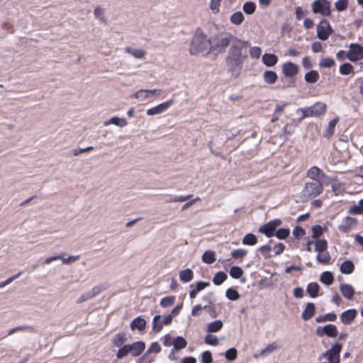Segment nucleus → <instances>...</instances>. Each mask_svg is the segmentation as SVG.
I'll return each instance as SVG.
<instances>
[{"instance_id": "nucleus-16", "label": "nucleus", "mask_w": 363, "mask_h": 363, "mask_svg": "<svg viewBox=\"0 0 363 363\" xmlns=\"http://www.w3.org/2000/svg\"><path fill=\"white\" fill-rule=\"evenodd\" d=\"M282 72L286 77H291L298 72V67L292 62H286L282 65Z\"/></svg>"}, {"instance_id": "nucleus-27", "label": "nucleus", "mask_w": 363, "mask_h": 363, "mask_svg": "<svg viewBox=\"0 0 363 363\" xmlns=\"http://www.w3.org/2000/svg\"><path fill=\"white\" fill-rule=\"evenodd\" d=\"M111 124H113L120 128H123L127 125L128 123L125 118L115 116L112 117L109 121L104 123L105 125H109Z\"/></svg>"}, {"instance_id": "nucleus-10", "label": "nucleus", "mask_w": 363, "mask_h": 363, "mask_svg": "<svg viewBox=\"0 0 363 363\" xmlns=\"http://www.w3.org/2000/svg\"><path fill=\"white\" fill-rule=\"evenodd\" d=\"M331 31L329 23L325 19L321 20L317 26V36L322 40H327Z\"/></svg>"}, {"instance_id": "nucleus-49", "label": "nucleus", "mask_w": 363, "mask_h": 363, "mask_svg": "<svg viewBox=\"0 0 363 363\" xmlns=\"http://www.w3.org/2000/svg\"><path fill=\"white\" fill-rule=\"evenodd\" d=\"M256 9V5L254 2L247 1L243 5V11L247 15L252 14Z\"/></svg>"}, {"instance_id": "nucleus-50", "label": "nucleus", "mask_w": 363, "mask_h": 363, "mask_svg": "<svg viewBox=\"0 0 363 363\" xmlns=\"http://www.w3.org/2000/svg\"><path fill=\"white\" fill-rule=\"evenodd\" d=\"M61 255H62V259H61L60 260H62V262L63 264H70L77 260L79 259L80 258V256L79 255H69L68 256L67 258L65 257V253H61Z\"/></svg>"}, {"instance_id": "nucleus-38", "label": "nucleus", "mask_w": 363, "mask_h": 363, "mask_svg": "<svg viewBox=\"0 0 363 363\" xmlns=\"http://www.w3.org/2000/svg\"><path fill=\"white\" fill-rule=\"evenodd\" d=\"M230 21L234 25H240L244 21V16L240 11L235 12L230 16Z\"/></svg>"}, {"instance_id": "nucleus-62", "label": "nucleus", "mask_w": 363, "mask_h": 363, "mask_svg": "<svg viewBox=\"0 0 363 363\" xmlns=\"http://www.w3.org/2000/svg\"><path fill=\"white\" fill-rule=\"evenodd\" d=\"M129 353V349L128 345H125L123 347H121L117 352V357L118 359H122L127 356Z\"/></svg>"}, {"instance_id": "nucleus-43", "label": "nucleus", "mask_w": 363, "mask_h": 363, "mask_svg": "<svg viewBox=\"0 0 363 363\" xmlns=\"http://www.w3.org/2000/svg\"><path fill=\"white\" fill-rule=\"evenodd\" d=\"M279 347V345L276 342L269 344L265 348L261 350L259 354L261 356H265L277 350Z\"/></svg>"}, {"instance_id": "nucleus-4", "label": "nucleus", "mask_w": 363, "mask_h": 363, "mask_svg": "<svg viewBox=\"0 0 363 363\" xmlns=\"http://www.w3.org/2000/svg\"><path fill=\"white\" fill-rule=\"evenodd\" d=\"M342 349V345L339 342H333L330 347L322 352L319 357L318 360L324 362L321 363H340V352Z\"/></svg>"}, {"instance_id": "nucleus-2", "label": "nucleus", "mask_w": 363, "mask_h": 363, "mask_svg": "<svg viewBox=\"0 0 363 363\" xmlns=\"http://www.w3.org/2000/svg\"><path fill=\"white\" fill-rule=\"evenodd\" d=\"M190 52L191 55H207L211 50L210 39L201 30H197L191 42Z\"/></svg>"}, {"instance_id": "nucleus-29", "label": "nucleus", "mask_w": 363, "mask_h": 363, "mask_svg": "<svg viewBox=\"0 0 363 363\" xmlns=\"http://www.w3.org/2000/svg\"><path fill=\"white\" fill-rule=\"evenodd\" d=\"M354 269V264L350 261V260H346L341 265H340V272L342 273V274H352L353 272Z\"/></svg>"}, {"instance_id": "nucleus-26", "label": "nucleus", "mask_w": 363, "mask_h": 363, "mask_svg": "<svg viewBox=\"0 0 363 363\" xmlns=\"http://www.w3.org/2000/svg\"><path fill=\"white\" fill-rule=\"evenodd\" d=\"M315 313V306L313 303H308L302 313V318L305 320L311 319Z\"/></svg>"}, {"instance_id": "nucleus-42", "label": "nucleus", "mask_w": 363, "mask_h": 363, "mask_svg": "<svg viewBox=\"0 0 363 363\" xmlns=\"http://www.w3.org/2000/svg\"><path fill=\"white\" fill-rule=\"evenodd\" d=\"M339 71L340 73L342 75H347L354 73L353 66L350 63H344L342 65H340Z\"/></svg>"}, {"instance_id": "nucleus-46", "label": "nucleus", "mask_w": 363, "mask_h": 363, "mask_svg": "<svg viewBox=\"0 0 363 363\" xmlns=\"http://www.w3.org/2000/svg\"><path fill=\"white\" fill-rule=\"evenodd\" d=\"M175 300L176 298L174 296H166L160 301V304L162 308H168L174 303Z\"/></svg>"}, {"instance_id": "nucleus-19", "label": "nucleus", "mask_w": 363, "mask_h": 363, "mask_svg": "<svg viewBox=\"0 0 363 363\" xmlns=\"http://www.w3.org/2000/svg\"><path fill=\"white\" fill-rule=\"evenodd\" d=\"M356 315L357 311L355 309H349L340 315V320L343 324L349 325L354 319Z\"/></svg>"}, {"instance_id": "nucleus-20", "label": "nucleus", "mask_w": 363, "mask_h": 363, "mask_svg": "<svg viewBox=\"0 0 363 363\" xmlns=\"http://www.w3.org/2000/svg\"><path fill=\"white\" fill-rule=\"evenodd\" d=\"M147 323L140 316L133 320L130 323V328L132 330H138V331H144L146 328Z\"/></svg>"}, {"instance_id": "nucleus-61", "label": "nucleus", "mask_w": 363, "mask_h": 363, "mask_svg": "<svg viewBox=\"0 0 363 363\" xmlns=\"http://www.w3.org/2000/svg\"><path fill=\"white\" fill-rule=\"evenodd\" d=\"M250 55L252 58L258 59L262 53V50L259 47H252L250 49Z\"/></svg>"}, {"instance_id": "nucleus-21", "label": "nucleus", "mask_w": 363, "mask_h": 363, "mask_svg": "<svg viewBox=\"0 0 363 363\" xmlns=\"http://www.w3.org/2000/svg\"><path fill=\"white\" fill-rule=\"evenodd\" d=\"M340 290L343 295L344 297L350 300L352 298L354 294V290L353 287L347 284H342L340 286Z\"/></svg>"}, {"instance_id": "nucleus-34", "label": "nucleus", "mask_w": 363, "mask_h": 363, "mask_svg": "<svg viewBox=\"0 0 363 363\" xmlns=\"http://www.w3.org/2000/svg\"><path fill=\"white\" fill-rule=\"evenodd\" d=\"M320 76L317 71L312 70L306 72L304 76V79L308 83H315L319 79Z\"/></svg>"}, {"instance_id": "nucleus-17", "label": "nucleus", "mask_w": 363, "mask_h": 363, "mask_svg": "<svg viewBox=\"0 0 363 363\" xmlns=\"http://www.w3.org/2000/svg\"><path fill=\"white\" fill-rule=\"evenodd\" d=\"M324 176L321 169L315 166L311 167L307 172V177L315 182H321V177Z\"/></svg>"}, {"instance_id": "nucleus-24", "label": "nucleus", "mask_w": 363, "mask_h": 363, "mask_svg": "<svg viewBox=\"0 0 363 363\" xmlns=\"http://www.w3.org/2000/svg\"><path fill=\"white\" fill-rule=\"evenodd\" d=\"M278 57L274 54H264L262 56V62L267 67H272L277 64Z\"/></svg>"}, {"instance_id": "nucleus-12", "label": "nucleus", "mask_w": 363, "mask_h": 363, "mask_svg": "<svg viewBox=\"0 0 363 363\" xmlns=\"http://www.w3.org/2000/svg\"><path fill=\"white\" fill-rule=\"evenodd\" d=\"M174 99H170L164 103L160 104L156 106L149 108L147 110V114L148 116H155L165 112L169 106L174 104Z\"/></svg>"}, {"instance_id": "nucleus-36", "label": "nucleus", "mask_w": 363, "mask_h": 363, "mask_svg": "<svg viewBox=\"0 0 363 363\" xmlns=\"http://www.w3.org/2000/svg\"><path fill=\"white\" fill-rule=\"evenodd\" d=\"M202 261L208 264H213L216 261L215 252L212 250L204 252L202 255Z\"/></svg>"}, {"instance_id": "nucleus-60", "label": "nucleus", "mask_w": 363, "mask_h": 363, "mask_svg": "<svg viewBox=\"0 0 363 363\" xmlns=\"http://www.w3.org/2000/svg\"><path fill=\"white\" fill-rule=\"evenodd\" d=\"M290 233V230L287 228H280L276 232V236L279 239L286 238Z\"/></svg>"}, {"instance_id": "nucleus-58", "label": "nucleus", "mask_w": 363, "mask_h": 363, "mask_svg": "<svg viewBox=\"0 0 363 363\" xmlns=\"http://www.w3.org/2000/svg\"><path fill=\"white\" fill-rule=\"evenodd\" d=\"M348 6V0H338L335 4V9L338 11H343L346 10Z\"/></svg>"}, {"instance_id": "nucleus-54", "label": "nucleus", "mask_w": 363, "mask_h": 363, "mask_svg": "<svg viewBox=\"0 0 363 363\" xmlns=\"http://www.w3.org/2000/svg\"><path fill=\"white\" fill-rule=\"evenodd\" d=\"M182 308V304H178L176 307L173 308V310L171 311V313L167 315L166 322H169L171 318H174L176 317L180 312L181 309Z\"/></svg>"}, {"instance_id": "nucleus-18", "label": "nucleus", "mask_w": 363, "mask_h": 363, "mask_svg": "<svg viewBox=\"0 0 363 363\" xmlns=\"http://www.w3.org/2000/svg\"><path fill=\"white\" fill-rule=\"evenodd\" d=\"M356 224V219L351 217L345 218L339 225L338 229L344 233L349 231Z\"/></svg>"}, {"instance_id": "nucleus-57", "label": "nucleus", "mask_w": 363, "mask_h": 363, "mask_svg": "<svg viewBox=\"0 0 363 363\" xmlns=\"http://www.w3.org/2000/svg\"><path fill=\"white\" fill-rule=\"evenodd\" d=\"M225 358L229 361H233L237 358V350L235 348L228 349L225 354Z\"/></svg>"}, {"instance_id": "nucleus-11", "label": "nucleus", "mask_w": 363, "mask_h": 363, "mask_svg": "<svg viewBox=\"0 0 363 363\" xmlns=\"http://www.w3.org/2000/svg\"><path fill=\"white\" fill-rule=\"evenodd\" d=\"M103 290H104V287L102 285L95 286L91 289L83 293L77 299V303H82L91 299L99 295Z\"/></svg>"}, {"instance_id": "nucleus-30", "label": "nucleus", "mask_w": 363, "mask_h": 363, "mask_svg": "<svg viewBox=\"0 0 363 363\" xmlns=\"http://www.w3.org/2000/svg\"><path fill=\"white\" fill-rule=\"evenodd\" d=\"M320 281L327 286L331 285L334 281V277L330 272L326 271L321 274Z\"/></svg>"}, {"instance_id": "nucleus-35", "label": "nucleus", "mask_w": 363, "mask_h": 363, "mask_svg": "<svg viewBox=\"0 0 363 363\" xmlns=\"http://www.w3.org/2000/svg\"><path fill=\"white\" fill-rule=\"evenodd\" d=\"M275 228L272 226V225L269 222L264 225H262L259 228V232L264 234L268 238H271L274 235V232L275 231Z\"/></svg>"}, {"instance_id": "nucleus-15", "label": "nucleus", "mask_w": 363, "mask_h": 363, "mask_svg": "<svg viewBox=\"0 0 363 363\" xmlns=\"http://www.w3.org/2000/svg\"><path fill=\"white\" fill-rule=\"evenodd\" d=\"M129 353L133 357L140 355L145 348V342L142 341H137L133 344H128Z\"/></svg>"}, {"instance_id": "nucleus-25", "label": "nucleus", "mask_w": 363, "mask_h": 363, "mask_svg": "<svg viewBox=\"0 0 363 363\" xmlns=\"http://www.w3.org/2000/svg\"><path fill=\"white\" fill-rule=\"evenodd\" d=\"M125 52L132 55L136 59H143L145 57V51L142 49H135L130 47L125 48Z\"/></svg>"}, {"instance_id": "nucleus-56", "label": "nucleus", "mask_w": 363, "mask_h": 363, "mask_svg": "<svg viewBox=\"0 0 363 363\" xmlns=\"http://www.w3.org/2000/svg\"><path fill=\"white\" fill-rule=\"evenodd\" d=\"M226 296L230 299L233 301H236L240 298L239 293L233 289H228L226 291Z\"/></svg>"}, {"instance_id": "nucleus-1", "label": "nucleus", "mask_w": 363, "mask_h": 363, "mask_svg": "<svg viewBox=\"0 0 363 363\" xmlns=\"http://www.w3.org/2000/svg\"><path fill=\"white\" fill-rule=\"evenodd\" d=\"M247 45V42L235 38L230 47L225 60L228 72L235 77L240 75L243 62L247 58V55L242 53V50Z\"/></svg>"}, {"instance_id": "nucleus-41", "label": "nucleus", "mask_w": 363, "mask_h": 363, "mask_svg": "<svg viewBox=\"0 0 363 363\" xmlns=\"http://www.w3.org/2000/svg\"><path fill=\"white\" fill-rule=\"evenodd\" d=\"M337 319V315L334 313H330L323 315L318 316L315 318L317 323H323L326 321H335Z\"/></svg>"}, {"instance_id": "nucleus-48", "label": "nucleus", "mask_w": 363, "mask_h": 363, "mask_svg": "<svg viewBox=\"0 0 363 363\" xmlns=\"http://www.w3.org/2000/svg\"><path fill=\"white\" fill-rule=\"evenodd\" d=\"M94 15L95 18L99 19L100 21L104 22V23L106 21V18L104 15V10L101 7H100V6L96 7L94 10Z\"/></svg>"}, {"instance_id": "nucleus-45", "label": "nucleus", "mask_w": 363, "mask_h": 363, "mask_svg": "<svg viewBox=\"0 0 363 363\" xmlns=\"http://www.w3.org/2000/svg\"><path fill=\"white\" fill-rule=\"evenodd\" d=\"M227 275L223 272H219L216 274L213 279V282L215 285H220L227 279Z\"/></svg>"}, {"instance_id": "nucleus-51", "label": "nucleus", "mask_w": 363, "mask_h": 363, "mask_svg": "<svg viewBox=\"0 0 363 363\" xmlns=\"http://www.w3.org/2000/svg\"><path fill=\"white\" fill-rule=\"evenodd\" d=\"M247 254V250L244 249H237L231 252L230 255L233 259L242 258Z\"/></svg>"}, {"instance_id": "nucleus-23", "label": "nucleus", "mask_w": 363, "mask_h": 363, "mask_svg": "<svg viewBox=\"0 0 363 363\" xmlns=\"http://www.w3.org/2000/svg\"><path fill=\"white\" fill-rule=\"evenodd\" d=\"M223 322L220 320H217L209 323L206 327V332L208 333H217L223 328Z\"/></svg>"}, {"instance_id": "nucleus-6", "label": "nucleus", "mask_w": 363, "mask_h": 363, "mask_svg": "<svg viewBox=\"0 0 363 363\" xmlns=\"http://www.w3.org/2000/svg\"><path fill=\"white\" fill-rule=\"evenodd\" d=\"M162 93L160 89H139L130 96V98L144 101L154 96H157Z\"/></svg>"}, {"instance_id": "nucleus-5", "label": "nucleus", "mask_w": 363, "mask_h": 363, "mask_svg": "<svg viewBox=\"0 0 363 363\" xmlns=\"http://www.w3.org/2000/svg\"><path fill=\"white\" fill-rule=\"evenodd\" d=\"M323 190L322 182H307L302 190V197L306 199L316 197L323 192Z\"/></svg>"}, {"instance_id": "nucleus-47", "label": "nucleus", "mask_w": 363, "mask_h": 363, "mask_svg": "<svg viewBox=\"0 0 363 363\" xmlns=\"http://www.w3.org/2000/svg\"><path fill=\"white\" fill-rule=\"evenodd\" d=\"M229 274L233 279H240L243 274V271L240 267L234 266L230 268Z\"/></svg>"}, {"instance_id": "nucleus-31", "label": "nucleus", "mask_w": 363, "mask_h": 363, "mask_svg": "<svg viewBox=\"0 0 363 363\" xmlns=\"http://www.w3.org/2000/svg\"><path fill=\"white\" fill-rule=\"evenodd\" d=\"M127 340L126 334L125 333H120L114 335L112 342L115 346L121 347Z\"/></svg>"}, {"instance_id": "nucleus-32", "label": "nucleus", "mask_w": 363, "mask_h": 363, "mask_svg": "<svg viewBox=\"0 0 363 363\" xmlns=\"http://www.w3.org/2000/svg\"><path fill=\"white\" fill-rule=\"evenodd\" d=\"M316 259L320 264H328L330 261V255L328 250L318 252Z\"/></svg>"}, {"instance_id": "nucleus-33", "label": "nucleus", "mask_w": 363, "mask_h": 363, "mask_svg": "<svg viewBox=\"0 0 363 363\" xmlns=\"http://www.w3.org/2000/svg\"><path fill=\"white\" fill-rule=\"evenodd\" d=\"M263 78L266 83L272 84L277 81V74L273 71L267 70L264 72Z\"/></svg>"}, {"instance_id": "nucleus-52", "label": "nucleus", "mask_w": 363, "mask_h": 363, "mask_svg": "<svg viewBox=\"0 0 363 363\" xmlns=\"http://www.w3.org/2000/svg\"><path fill=\"white\" fill-rule=\"evenodd\" d=\"M205 342L208 345L216 346L219 344V340L216 335L208 334L205 337Z\"/></svg>"}, {"instance_id": "nucleus-13", "label": "nucleus", "mask_w": 363, "mask_h": 363, "mask_svg": "<svg viewBox=\"0 0 363 363\" xmlns=\"http://www.w3.org/2000/svg\"><path fill=\"white\" fill-rule=\"evenodd\" d=\"M167 315L162 317L160 315H156L152 320V330L155 333H159L162 330L164 325H170L172 322V318L167 323L166 322Z\"/></svg>"}, {"instance_id": "nucleus-39", "label": "nucleus", "mask_w": 363, "mask_h": 363, "mask_svg": "<svg viewBox=\"0 0 363 363\" xmlns=\"http://www.w3.org/2000/svg\"><path fill=\"white\" fill-rule=\"evenodd\" d=\"M186 345L187 342L186 340L184 337L179 336L174 340L173 350L184 349L186 347Z\"/></svg>"}, {"instance_id": "nucleus-37", "label": "nucleus", "mask_w": 363, "mask_h": 363, "mask_svg": "<svg viewBox=\"0 0 363 363\" xmlns=\"http://www.w3.org/2000/svg\"><path fill=\"white\" fill-rule=\"evenodd\" d=\"M257 242V237L252 233H248L243 237L242 243L245 245H255Z\"/></svg>"}, {"instance_id": "nucleus-59", "label": "nucleus", "mask_w": 363, "mask_h": 363, "mask_svg": "<svg viewBox=\"0 0 363 363\" xmlns=\"http://www.w3.org/2000/svg\"><path fill=\"white\" fill-rule=\"evenodd\" d=\"M313 238L317 240L323 234V228L320 225H314L312 227Z\"/></svg>"}, {"instance_id": "nucleus-8", "label": "nucleus", "mask_w": 363, "mask_h": 363, "mask_svg": "<svg viewBox=\"0 0 363 363\" xmlns=\"http://www.w3.org/2000/svg\"><path fill=\"white\" fill-rule=\"evenodd\" d=\"M311 7L314 13L326 16L330 15V3L327 0H315L313 2Z\"/></svg>"}, {"instance_id": "nucleus-14", "label": "nucleus", "mask_w": 363, "mask_h": 363, "mask_svg": "<svg viewBox=\"0 0 363 363\" xmlns=\"http://www.w3.org/2000/svg\"><path fill=\"white\" fill-rule=\"evenodd\" d=\"M326 104L323 102H317L310 106L311 117H318L323 115L326 111Z\"/></svg>"}, {"instance_id": "nucleus-55", "label": "nucleus", "mask_w": 363, "mask_h": 363, "mask_svg": "<svg viewBox=\"0 0 363 363\" xmlns=\"http://www.w3.org/2000/svg\"><path fill=\"white\" fill-rule=\"evenodd\" d=\"M258 250L264 258H269L271 257L270 252L272 250V248L270 245H262L258 249Z\"/></svg>"}, {"instance_id": "nucleus-64", "label": "nucleus", "mask_w": 363, "mask_h": 363, "mask_svg": "<svg viewBox=\"0 0 363 363\" xmlns=\"http://www.w3.org/2000/svg\"><path fill=\"white\" fill-rule=\"evenodd\" d=\"M201 360L203 363H212L211 353L208 351L204 352L202 354Z\"/></svg>"}, {"instance_id": "nucleus-28", "label": "nucleus", "mask_w": 363, "mask_h": 363, "mask_svg": "<svg viewBox=\"0 0 363 363\" xmlns=\"http://www.w3.org/2000/svg\"><path fill=\"white\" fill-rule=\"evenodd\" d=\"M179 279L182 282H189L193 279L194 273L190 269H186L179 272Z\"/></svg>"}, {"instance_id": "nucleus-7", "label": "nucleus", "mask_w": 363, "mask_h": 363, "mask_svg": "<svg viewBox=\"0 0 363 363\" xmlns=\"http://www.w3.org/2000/svg\"><path fill=\"white\" fill-rule=\"evenodd\" d=\"M347 59L351 62L363 61V47L359 44L351 43L347 52Z\"/></svg>"}, {"instance_id": "nucleus-44", "label": "nucleus", "mask_w": 363, "mask_h": 363, "mask_svg": "<svg viewBox=\"0 0 363 363\" xmlns=\"http://www.w3.org/2000/svg\"><path fill=\"white\" fill-rule=\"evenodd\" d=\"M328 248V244L325 240L317 239L315 241V250L318 252L325 251Z\"/></svg>"}, {"instance_id": "nucleus-3", "label": "nucleus", "mask_w": 363, "mask_h": 363, "mask_svg": "<svg viewBox=\"0 0 363 363\" xmlns=\"http://www.w3.org/2000/svg\"><path fill=\"white\" fill-rule=\"evenodd\" d=\"M236 38L232 34L228 33H218L213 35L209 39L211 43V50L216 55L223 53L225 51L228 45L233 43Z\"/></svg>"}, {"instance_id": "nucleus-40", "label": "nucleus", "mask_w": 363, "mask_h": 363, "mask_svg": "<svg viewBox=\"0 0 363 363\" xmlns=\"http://www.w3.org/2000/svg\"><path fill=\"white\" fill-rule=\"evenodd\" d=\"M319 288V285L317 283H310L307 286V292L311 297H316L318 295Z\"/></svg>"}, {"instance_id": "nucleus-9", "label": "nucleus", "mask_w": 363, "mask_h": 363, "mask_svg": "<svg viewBox=\"0 0 363 363\" xmlns=\"http://www.w3.org/2000/svg\"><path fill=\"white\" fill-rule=\"evenodd\" d=\"M315 333L320 337L325 335L329 337H335L338 335V330L335 325L328 324L323 327H318Z\"/></svg>"}, {"instance_id": "nucleus-63", "label": "nucleus", "mask_w": 363, "mask_h": 363, "mask_svg": "<svg viewBox=\"0 0 363 363\" xmlns=\"http://www.w3.org/2000/svg\"><path fill=\"white\" fill-rule=\"evenodd\" d=\"M221 0H211L210 4V8L213 13H216L219 11V7L220 5Z\"/></svg>"}, {"instance_id": "nucleus-53", "label": "nucleus", "mask_w": 363, "mask_h": 363, "mask_svg": "<svg viewBox=\"0 0 363 363\" xmlns=\"http://www.w3.org/2000/svg\"><path fill=\"white\" fill-rule=\"evenodd\" d=\"M335 64V62L333 59L327 57V58H323L320 60V61L319 62V66L321 67L329 68V67L334 66Z\"/></svg>"}, {"instance_id": "nucleus-22", "label": "nucleus", "mask_w": 363, "mask_h": 363, "mask_svg": "<svg viewBox=\"0 0 363 363\" xmlns=\"http://www.w3.org/2000/svg\"><path fill=\"white\" fill-rule=\"evenodd\" d=\"M338 121L339 118L337 117L329 122L328 125L325 128L323 134L325 138H330L334 134L335 128Z\"/></svg>"}]
</instances>
